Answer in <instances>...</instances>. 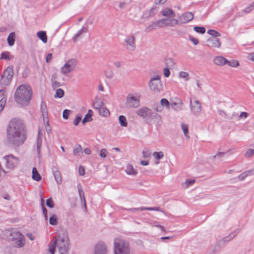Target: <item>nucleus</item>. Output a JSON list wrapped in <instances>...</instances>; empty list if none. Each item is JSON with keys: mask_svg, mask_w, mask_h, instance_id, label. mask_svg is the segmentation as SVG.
Wrapping results in <instances>:
<instances>
[{"mask_svg": "<svg viewBox=\"0 0 254 254\" xmlns=\"http://www.w3.org/2000/svg\"><path fill=\"white\" fill-rule=\"evenodd\" d=\"M161 14L163 16L166 17H174L175 16L174 11L169 8H166L161 11Z\"/></svg>", "mask_w": 254, "mask_h": 254, "instance_id": "nucleus-20", "label": "nucleus"}, {"mask_svg": "<svg viewBox=\"0 0 254 254\" xmlns=\"http://www.w3.org/2000/svg\"><path fill=\"white\" fill-rule=\"evenodd\" d=\"M41 111L42 114L44 121H45V118L48 119V110L46 104L44 101L41 102Z\"/></svg>", "mask_w": 254, "mask_h": 254, "instance_id": "nucleus-22", "label": "nucleus"}, {"mask_svg": "<svg viewBox=\"0 0 254 254\" xmlns=\"http://www.w3.org/2000/svg\"><path fill=\"white\" fill-rule=\"evenodd\" d=\"M107 150L106 149H102L100 152V156L102 158H105L107 155Z\"/></svg>", "mask_w": 254, "mask_h": 254, "instance_id": "nucleus-60", "label": "nucleus"}, {"mask_svg": "<svg viewBox=\"0 0 254 254\" xmlns=\"http://www.w3.org/2000/svg\"><path fill=\"white\" fill-rule=\"evenodd\" d=\"M158 24V28H161L166 26H173L172 24L171 19L169 18H163L157 21Z\"/></svg>", "mask_w": 254, "mask_h": 254, "instance_id": "nucleus-15", "label": "nucleus"}, {"mask_svg": "<svg viewBox=\"0 0 254 254\" xmlns=\"http://www.w3.org/2000/svg\"><path fill=\"white\" fill-rule=\"evenodd\" d=\"M71 112L70 110L65 109L63 113V117L64 119L67 120L68 118L69 113Z\"/></svg>", "mask_w": 254, "mask_h": 254, "instance_id": "nucleus-55", "label": "nucleus"}, {"mask_svg": "<svg viewBox=\"0 0 254 254\" xmlns=\"http://www.w3.org/2000/svg\"><path fill=\"white\" fill-rule=\"evenodd\" d=\"M70 65V68H74L76 65V61L74 59H71L67 62Z\"/></svg>", "mask_w": 254, "mask_h": 254, "instance_id": "nucleus-56", "label": "nucleus"}, {"mask_svg": "<svg viewBox=\"0 0 254 254\" xmlns=\"http://www.w3.org/2000/svg\"><path fill=\"white\" fill-rule=\"evenodd\" d=\"M135 37L133 35H129L126 36L125 42L127 49L130 51H134L136 48Z\"/></svg>", "mask_w": 254, "mask_h": 254, "instance_id": "nucleus-10", "label": "nucleus"}, {"mask_svg": "<svg viewBox=\"0 0 254 254\" xmlns=\"http://www.w3.org/2000/svg\"><path fill=\"white\" fill-rule=\"evenodd\" d=\"M9 239L13 242L17 248H22L25 244L24 236L17 231H13L10 233Z\"/></svg>", "mask_w": 254, "mask_h": 254, "instance_id": "nucleus-5", "label": "nucleus"}, {"mask_svg": "<svg viewBox=\"0 0 254 254\" xmlns=\"http://www.w3.org/2000/svg\"><path fill=\"white\" fill-rule=\"evenodd\" d=\"M229 237H230V236H229L224 237L223 239L220 240L218 242V245L219 246H221L224 245V244L225 242H229L230 240H232V239H230V238H229Z\"/></svg>", "mask_w": 254, "mask_h": 254, "instance_id": "nucleus-44", "label": "nucleus"}, {"mask_svg": "<svg viewBox=\"0 0 254 254\" xmlns=\"http://www.w3.org/2000/svg\"><path fill=\"white\" fill-rule=\"evenodd\" d=\"M92 117L86 114L82 121V123L85 125L86 123L92 121Z\"/></svg>", "mask_w": 254, "mask_h": 254, "instance_id": "nucleus-50", "label": "nucleus"}, {"mask_svg": "<svg viewBox=\"0 0 254 254\" xmlns=\"http://www.w3.org/2000/svg\"><path fill=\"white\" fill-rule=\"evenodd\" d=\"M107 247L105 244L99 243L96 245L94 254H107Z\"/></svg>", "mask_w": 254, "mask_h": 254, "instance_id": "nucleus-13", "label": "nucleus"}, {"mask_svg": "<svg viewBox=\"0 0 254 254\" xmlns=\"http://www.w3.org/2000/svg\"><path fill=\"white\" fill-rule=\"evenodd\" d=\"M3 159L5 162L6 167L9 169H13L16 167L19 161L18 158L12 154H9L3 157Z\"/></svg>", "mask_w": 254, "mask_h": 254, "instance_id": "nucleus-8", "label": "nucleus"}, {"mask_svg": "<svg viewBox=\"0 0 254 254\" xmlns=\"http://www.w3.org/2000/svg\"><path fill=\"white\" fill-rule=\"evenodd\" d=\"M227 60L222 56H217L214 59V63L215 64L222 66L226 64Z\"/></svg>", "mask_w": 254, "mask_h": 254, "instance_id": "nucleus-18", "label": "nucleus"}, {"mask_svg": "<svg viewBox=\"0 0 254 254\" xmlns=\"http://www.w3.org/2000/svg\"><path fill=\"white\" fill-rule=\"evenodd\" d=\"M190 106L192 113L195 115H198L201 110V105L199 101L195 100L193 102L190 99Z\"/></svg>", "mask_w": 254, "mask_h": 254, "instance_id": "nucleus-11", "label": "nucleus"}, {"mask_svg": "<svg viewBox=\"0 0 254 254\" xmlns=\"http://www.w3.org/2000/svg\"><path fill=\"white\" fill-rule=\"evenodd\" d=\"M152 120H154L157 123H159L162 121L161 116L152 111L151 116H150V123Z\"/></svg>", "mask_w": 254, "mask_h": 254, "instance_id": "nucleus-28", "label": "nucleus"}, {"mask_svg": "<svg viewBox=\"0 0 254 254\" xmlns=\"http://www.w3.org/2000/svg\"><path fill=\"white\" fill-rule=\"evenodd\" d=\"M77 189H78V193H79V195L81 198V200L82 201L84 202V207H85V209H86V200H85V196H84V191L82 188V186L80 184H79L77 185Z\"/></svg>", "mask_w": 254, "mask_h": 254, "instance_id": "nucleus-23", "label": "nucleus"}, {"mask_svg": "<svg viewBox=\"0 0 254 254\" xmlns=\"http://www.w3.org/2000/svg\"><path fill=\"white\" fill-rule=\"evenodd\" d=\"M126 173L129 175L136 176L137 174V171L135 170L131 164H127L125 170Z\"/></svg>", "mask_w": 254, "mask_h": 254, "instance_id": "nucleus-24", "label": "nucleus"}, {"mask_svg": "<svg viewBox=\"0 0 254 254\" xmlns=\"http://www.w3.org/2000/svg\"><path fill=\"white\" fill-rule=\"evenodd\" d=\"M80 153L82 154V147L79 144H76L73 147V154L75 155H79Z\"/></svg>", "mask_w": 254, "mask_h": 254, "instance_id": "nucleus-32", "label": "nucleus"}, {"mask_svg": "<svg viewBox=\"0 0 254 254\" xmlns=\"http://www.w3.org/2000/svg\"><path fill=\"white\" fill-rule=\"evenodd\" d=\"M58 247L61 254H67L69 251V240L68 233L66 230H61L58 235Z\"/></svg>", "mask_w": 254, "mask_h": 254, "instance_id": "nucleus-3", "label": "nucleus"}, {"mask_svg": "<svg viewBox=\"0 0 254 254\" xmlns=\"http://www.w3.org/2000/svg\"><path fill=\"white\" fill-rule=\"evenodd\" d=\"M254 8V2L244 9L245 13H248Z\"/></svg>", "mask_w": 254, "mask_h": 254, "instance_id": "nucleus-54", "label": "nucleus"}, {"mask_svg": "<svg viewBox=\"0 0 254 254\" xmlns=\"http://www.w3.org/2000/svg\"><path fill=\"white\" fill-rule=\"evenodd\" d=\"M127 210L132 213H136L137 212H139L142 210H145V207H141L138 208H131L127 209Z\"/></svg>", "mask_w": 254, "mask_h": 254, "instance_id": "nucleus-45", "label": "nucleus"}, {"mask_svg": "<svg viewBox=\"0 0 254 254\" xmlns=\"http://www.w3.org/2000/svg\"><path fill=\"white\" fill-rule=\"evenodd\" d=\"M32 91L28 85L22 84L19 86L14 93L15 101L22 105H27L31 100Z\"/></svg>", "mask_w": 254, "mask_h": 254, "instance_id": "nucleus-2", "label": "nucleus"}, {"mask_svg": "<svg viewBox=\"0 0 254 254\" xmlns=\"http://www.w3.org/2000/svg\"><path fill=\"white\" fill-rule=\"evenodd\" d=\"M7 43L9 46H12L15 41V33L14 32H11L8 36Z\"/></svg>", "mask_w": 254, "mask_h": 254, "instance_id": "nucleus-26", "label": "nucleus"}, {"mask_svg": "<svg viewBox=\"0 0 254 254\" xmlns=\"http://www.w3.org/2000/svg\"><path fill=\"white\" fill-rule=\"evenodd\" d=\"M207 33L209 35L213 36L214 37L213 38H217V37H219L220 36V34L218 32H217L214 30H208Z\"/></svg>", "mask_w": 254, "mask_h": 254, "instance_id": "nucleus-49", "label": "nucleus"}, {"mask_svg": "<svg viewBox=\"0 0 254 254\" xmlns=\"http://www.w3.org/2000/svg\"><path fill=\"white\" fill-rule=\"evenodd\" d=\"M6 100V98L5 97H3L0 100V112H1L2 111L5 105Z\"/></svg>", "mask_w": 254, "mask_h": 254, "instance_id": "nucleus-52", "label": "nucleus"}, {"mask_svg": "<svg viewBox=\"0 0 254 254\" xmlns=\"http://www.w3.org/2000/svg\"><path fill=\"white\" fill-rule=\"evenodd\" d=\"M99 114L103 117H107L110 115L109 111L106 108L102 107L98 110Z\"/></svg>", "mask_w": 254, "mask_h": 254, "instance_id": "nucleus-31", "label": "nucleus"}, {"mask_svg": "<svg viewBox=\"0 0 254 254\" xmlns=\"http://www.w3.org/2000/svg\"><path fill=\"white\" fill-rule=\"evenodd\" d=\"M46 205L50 208H53L54 207V202L51 198H49L46 200Z\"/></svg>", "mask_w": 254, "mask_h": 254, "instance_id": "nucleus-53", "label": "nucleus"}, {"mask_svg": "<svg viewBox=\"0 0 254 254\" xmlns=\"http://www.w3.org/2000/svg\"><path fill=\"white\" fill-rule=\"evenodd\" d=\"M160 104L162 106L165 107L166 108H169L170 104L169 102L165 98H163L160 101Z\"/></svg>", "mask_w": 254, "mask_h": 254, "instance_id": "nucleus-43", "label": "nucleus"}, {"mask_svg": "<svg viewBox=\"0 0 254 254\" xmlns=\"http://www.w3.org/2000/svg\"><path fill=\"white\" fill-rule=\"evenodd\" d=\"M82 118V116L80 115H77L75 118L73 124L75 126H77L79 122L81 121Z\"/></svg>", "mask_w": 254, "mask_h": 254, "instance_id": "nucleus-58", "label": "nucleus"}, {"mask_svg": "<svg viewBox=\"0 0 254 254\" xmlns=\"http://www.w3.org/2000/svg\"><path fill=\"white\" fill-rule=\"evenodd\" d=\"M152 110L147 107H141L135 111V113L142 118L145 123L150 124V116H151Z\"/></svg>", "mask_w": 254, "mask_h": 254, "instance_id": "nucleus-6", "label": "nucleus"}, {"mask_svg": "<svg viewBox=\"0 0 254 254\" xmlns=\"http://www.w3.org/2000/svg\"><path fill=\"white\" fill-rule=\"evenodd\" d=\"M88 31L87 27H83L78 32L73 36L72 40L74 43H75L78 40L79 36L83 33H86Z\"/></svg>", "mask_w": 254, "mask_h": 254, "instance_id": "nucleus-21", "label": "nucleus"}, {"mask_svg": "<svg viewBox=\"0 0 254 254\" xmlns=\"http://www.w3.org/2000/svg\"><path fill=\"white\" fill-rule=\"evenodd\" d=\"M13 75V67L12 66H8L4 71L2 76L11 80Z\"/></svg>", "mask_w": 254, "mask_h": 254, "instance_id": "nucleus-16", "label": "nucleus"}, {"mask_svg": "<svg viewBox=\"0 0 254 254\" xmlns=\"http://www.w3.org/2000/svg\"><path fill=\"white\" fill-rule=\"evenodd\" d=\"M153 156L154 158L156 159H157L158 160H159L163 157L164 156V153L162 151L160 152H154L153 153Z\"/></svg>", "mask_w": 254, "mask_h": 254, "instance_id": "nucleus-46", "label": "nucleus"}, {"mask_svg": "<svg viewBox=\"0 0 254 254\" xmlns=\"http://www.w3.org/2000/svg\"><path fill=\"white\" fill-rule=\"evenodd\" d=\"M43 202H44V200H43V198H41V206H42V208L43 214L44 215L45 219L46 220H47V219H48L47 210L46 208V207H45Z\"/></svg>", "mask_w": 254, "mask_h": 254, "instance_id": "nucleus-40", "label": "nucleus"}, {"mask_svg": "<svg viewBox=\"0 0 254 254\" xmlns=\"http://www.w3.org/2000/svg\"><path fill=\"white\" fill-rule=\"evenodd\" d=\"M119 121L120 124L122 127H127V121L126 118L123 115H121L119 117Z\"/></svg>", "mask_w": 254, "mask_h": 254, "instance_id": "nucleus-34", "label": "nucleus"}, {"mask_svg": "<svg viewBox=\"0 0 254 254\" xmlns=\"http://www.w3.org/2000/svg\"><path fill=\"white\" fill-rule=\"evenodd\" d=\"M254 154V149H250L246 153L245 156L247 157H250Z\"/></svg>", "mask_w": 254, "mask_h": 254, "instance_id": "nucleus-64", "label": "nucleus"}, {"mask_svg": "<svg viewBox=\"0 0 254 254\" xmlns=\"http://www.w3.org/2000/svg\"><path fill=\"white\" fill-rule=\"evenodd\" d=\"M166 67L173 68L176 64L174 60L172 58H167L164 61Z\"/></svg>", "mask_w": 254, "mask_h": 254, "instance_id": "nucleus-25", "label": "nucleus"}, {"mask_svg": "<svg viewBox=\"0 0 254 254\" xmlns=\"http://www.w3.org/2000/svg\"><path fill=\"white\" fill-rule=\"evenodd\" d=\"M169 68V67H166L164 69V75L166 77H169L170 75Z\"/></svg>", "mask_w": 254, "mask_h": 254, "instance_id": "nucleus-63", "label": "nucleus"}, {"mask_svg": "<svg viewBox=\"0 0 254 254\" xmlns=\"http://www.w3.org/2000/svg\"><path fill=\"white\" fill-rule=\"evenodd\" d=\"M58 242L57 239H55L53 244H50L49 246V251L50 252L51 254H54L56 248V245Z\"/></svg>", "mask_w": 254, "mask_h": 254, "instance_id": "nucleus-33", "label": "nucleus"}, {"mask_svg": "<svg viewBox=\"0 0 254 254\" xmlns=\"http://www.w3.org/2000/svg\"><path fill=\"white\" fill-rule=\"evenodd\" d=\"M226 64H228L229 65L232 67H236L239 65V62L238 61L234 60L231 61L227 60Z\"/></svg>", "mask_w": 254, "mask_h": 254, "instance_id": "nucleus-47", "label": "nucleus"}, {"mask_svg": "<svg viewBox=\"0 0 254 254\" xmlns=\"http://www.w3.org/2000/svg\"><path fill=\"white\" fill-rule=\"evenodd\" d=\"M189 39L190 41H191L193 43L194 45H196L198 44V40L197 39L192 37V36L190 35L189 36Z\"/></svg>", "mask_w": 254, "mask_h": 254, "instance_id": "nucleus-62", "label": "nucleus"}, {"mask_svg": "<svg viewBox=\"0 0 254 254\" xmlns=\"http://www.w3.org/2000/svg\"><path fill=\"white\" fill-rule=\"evenodd\" d=\"M182 104V102L180 101L179 103L173 102L171 105L174 109L178 110L181 109Z\"/></svg>", "mask_w": 254, "mask_h": 254, "instance_id": "nucleus-48", "label": "nucleus"}, {"mask_svg": "<svg viewBox=\"0 0 254 254\" xmlns=\"http://www.w3.org/2000/svg\"><path fill=\"white\" fill-rule=\"evenodd\" d=\"M26 139L24 126L22 122L16 119L10 121L7 127V141L13 146L22 145Z\"/></svg>", "mask_w": 254, "mask_h": 254, "instance_id": "nucleus-1", "label": "nucleus"}, {"mask_svg": "<svg viewBox=\"0 0 254 254\" xmlns=\"http://www.w3.org/2000/svg\"><path fill=\"white\" fill-rule=\"evenodd\" d=\"M11 80L8 78H5L4 76H1L0 83L2 86H7L10 82Z\"/></svg>", "mask_w": 254, "mask_h": 254, "instance_id": "nucleus-35", "label": "nucleus"}, {"mask_svg": "<svg viewBox=\"0 0 254 254\" xmlns=\"http://www.w3.org/2000/svg\"><path fill=\"white\" fill-rule=\"evenodd\" d=\"M240 232V229H237L235 230L234 231L232 232L230 235L229 236H230V239H233L234 238L236 235Z\"/></svg>", "mask_w": 254, "mask_h": 254, "instance_id": "nucleus-57", "label": "nucleus"}, {"mask_svg": "<svg viewBox=\"0 0 254 254\" xmlns=\"http://www.w3.org/2000/svg\"><path fill=\"white\" fill-rule=\"evenodd\" d=\"M207 46L210 48H219L221 46V42L220 40L217 38H211L207 40Z\"/></svg>", "mask_w": 254, "mask_h": 254, "instance_id": "nucleus-14", "label": "nucleus"}, {"mask_svg": "<svg viewBox=\"0 0 254 254\" xmlns=\"http://www.w3.org/2000/svg\"><path fill=\"white\" fill-rule=\"evenodd\" d=\"M180 76L182 78H186V80H188V77L189 76V73L185 71H181L179 73Z\"/></svg>", "mask_w": 254, "mask_h": 254, "instance_id": "nucleus-61", "label": "nucleus"}, {"mask_svg": "<svg viewBox=\"0 0 254 254\" xmlns=\"http://www.w3.org/2000/svg\"><path fill=\"white\" fill-rule=\"evenodd\" d=\"M64 91L61 88H59L56 90V94L54 97L55 98H61L64 97Z\"/></svg>", "mask_w": 254, "mask_h": 254, "instance_id": "nucleus-38", "label": "nucleus"}, {"mask_svg": "<svg viewBox=\"0 0 254 254\" xmlns=\"http://www.w3.org/2000/svg\"><path fill=\"white\" fill-rule=\"evenodd\" d=\"M93 106L95 109L98 110L103 106V103L101 100L98 99V97H96L95 101H94Z\"/></svg>", "mask_w": 254, "mask_h": 254, "instance_id": "nucleus-30", "label": "nucleus"}, {"mask_svg": "<svg viewBox=\"0 0 254 254\" xmlns=\"http://www.w3.org/2000/svg\"><path fill=\"white\" fill-rule=\"evenodd\" d=\"M9 52H4L1 54L0 59H4L7 60H10V58L9 56Z\"/></svg>", "mask_w": 254, "mask_h": 254, "instance_id": "nucleus-51", "label": "nucleus"}, {"mask_svg": "<svg viewBox=\"0 0 254 254\" xmlns=\"http://www.w3.org/2000/svg\"><path fill=\"white\" fill-rule=\"evenodd\" d=\"M32 178L37 182H39L41 180V175L39 174L37 169L35 167L32 169Z\"/></svg>", "mask_w": 254, "mask_h": 254, "instance_id": "nucleus-29", "label": "nucleus"}, {"mask_svg": "<svg viewBox=\"0 0 254 254\" xmlns=\"http://www.w3.org/2000/svg\"><path fill=\"white\" fill-rule=\"evenodd\" d=\"M161 85L162 83L160 80V76L158 75L151 78L148 83L150 89L155 93L158 92L161 90Z\"/></svg>", "mask_w": 254, "mask_h": 254, "instance_id": "nucleus-9", "label": "nucleus"}, {"mask_svg": "<svg viewBox=\"0 0 254 254\" xmlns=\"http://www.w3.org/2000/svg\"><path fill=\"white\" fill-rule=\"evenodd\" d=\"M49 223L52 225H56L58 224V217L55 214H53L49 219Z\"/></svg>", "mask_w": 254, "mask_h": 254, "instance_id": "nucleus-36", "label": "nucleus"}, {"mask_svg": "<svg viewBox=\"0 0 254 254\" xmlns=\"http://www.w3.org/2000/svg\"><path fill=\"white\" fill-rule=\"evenodd\" d=\"M194 18L193 14L191 12H186L180 16L181 23L186 24L191 21Z\"/></svg>", "mask_w": 254, "mask_h": 254, "instance_id": "nucleus-12", "label": "nucleus"}, {"mask_svg": "<svg viewBox=\"0 0 254 254\" xmlns=\"http://www.w3.org/2000/svg\"><path fill=\"white\" fill-rule=\"evenodd\" d=\"M37 36L44 43H46L47 42V36L45 31H39L37 33Z\"/></svg>", "mask_w": 254, "mask_h": 254, "instance_id": "nucleus-27", "label": "nucleus"}, {"mask_svg": "<svg viewBox=\"0 0 254 254\" xmlns=\"http://www.w3.org/2000/svg\"><path fill=\"white\" fill-rule=\"evenodd\" d=\"M42 134L41 133L40 130H39L38 136H37V144H36V147H37V151L38 156L40 155V149L41 147L42 146Z\"/></svg>", "mask_w": 254, "mask_h": 254, "instance_id": "nucleus-19", "label": "nucleus"}, {"mask_svg": "<svg viewBox=\"0 0 254 254\" xmlns=\"http://www.w3.org/2000/svg\"><path fill=\"white\" fill-rule=\"evenodd\" d=\"M181 127H182V128L183 130V132H184V133L185 136H186L187 137H189L188 136V134H189L188 126L184 123H182Z\"/></svg>", "mask_w": 254, "mask_h": 254, "instance_id": "nucleus-42", "label": "nucleus"}, {"mask_svg": "<svg viewBox=\"0 0 254 254\" xmlns=\"http://www.w3.org/2000/svg\"><path fill=\"white\" fill-rule=\"evenodd\" d=\"M193 30L197 33L204 34L205 32V28L202 26H195L193 27Z\"/></svg>", "mask_w": 254, "mask_h": 254, "instance_id": "nucleus-39", "label": "nucleus"}, {"mask_svg": "<svg viewBox=\"0 0 254 254\" xmlns=\"http://www.w3.org/2000/svg\"><path fill=\"white\" fill-rule=\"evenodd\" d=\"M156 28H158V24L157 21L153 22L152 24L148 26L146 28L145 31L149 32L152 30L155 29Z\"/></svg>", "mask_w": 254, "mask_h": 254, "instance_id": "nucleus-41", "label": "nucleus"}, {"mask_svg": "<svg viewBox=\"0 0 254 254\" xmlns=\"http://www.w3.org/2000/svg\"><path fill=\"white\" fill-rule=\"evenodd\" d=\"M115 254H129L130 247L128 243L124 240L116 238L114 240Z\"/></svg>", "mask_w": 254, "mask_h": 254, "instance_id": "nucleus-4", "label": "nucleus"}, {"mask_svg": "<svg viewBox=\"0 0 254 254\" xmlns=\"http://www.w3.org/2000/svg\"><path fill=\"white\" fill-rule=\"evenodd\" d=\"M249 174H254V170H250L247 172L241 174L239 176V180L241 181L244 180L246 178V177L249 175Z\"/></svg>", "mask_w": 254, "mask_h": 254, "instance_id": "nucleus-37", "label": "nucleus"}, {"mask_svg": "<svg viewBox=\"0 0 254 254\" xmlns=\"http://www.w3.org/2000/svg\"><path fill=\"white\" fill-rule=\"evenodd\" d=\"M140 96H133L131 94L127 95L126 98V106L127 108H137L140 106Z\"/></svg>", "mask_w": 254, "mask_h": 254, "instance_id": "nucleus-7", "label": "nucleus"}, {"mask_svg": "<svg viewBox=\"0 0 254 254\" xmlns=\"http://www.w3.org/2000/svg\"><path fill=\"white\" fill-rule=\"evenodd\" d=\"M52 171L56 182L58 184H61L62 182V180L60 171L56 167H52Z\"/></svg>", "mask_w": 254, "mask_h": 254, "instance_id": "nucleus-17", "label": "nucleus"}, {"mask_svg": "<svg viewBox=\"0 0 254 254\" xmlns=\"http://www.w3.org/2000/svg\"><path fill=\"white\" fill-rule=\"evenodd\" d=\"M171 20L172 21V24H173V26L175 25H182L183 23H181V21L180 20V17L178 19H174L172 18L171 19Z\"/></svg>", "mask_w": 254, "mask_h": 254, "instance_id": "nucleus-59", "label": "nucleus"}]
</instances>
